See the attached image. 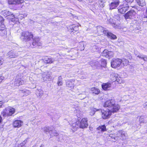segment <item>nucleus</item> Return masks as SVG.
Returning a JSON list of instances; mask_svg holds the SVG:
<instances>
[{
  "instance_id": "1",
  "label": "nucleus",
  "mask_w": 147,
  "mask_h": 147,
  "mask_svg": "<svg viewBox=\"0 0 147 147\" xmlns=\"http://www.w3.org/2000/svg\"><path fill=\"white\" fill-rule=\"evenodd\" d=\"M103 107H108V110L106 111L101 109H97L94 108L91 109L90 113V115L92 116L94 115L96 111H98L101 114L103 119H108L111 115V113L117 112L120 107L119 105L115 103L113 100L111 99L106 101L103 105Z\"/></svg>"
},
{
  "instance_id": "2",
  "label": "nucleus",
  "mask_w": 147,
  "mask_h": 147,
  "mask_svg": "<svg viewBox=\"0 0 147 147\" xmlns=\"http://www.w3.org/2000/svg\"><path fill=\"white\" fill-rule=\"evenodd\" d=\"M33 36L32 32L26 31L23 32L21 34V38L24 41H30L33 38Z\"/></svg>"
},
{
  "instance_id": "3",
  "label": "nucleus",
  "mask_w": 147,
  "mask_h": 147,
  "mask_svg": "<svg viewBox=\"0 0 147 147\" xmlns=\"http://www.w3.org/2000/svg\"><path fill=\"white\" fill-rule=\"evenodd\" d=\"M15 109L11 107L6 108L1 112V115L3 117H6L9 116H11L15 112Z\"/></svg>"
},
{
  "instance_id": "4",
  "label": "nucleus",
  "mask_w": 147,
  "mask_h": 147,
  "mask_svg": "<svg viewBox=\"0 0 147 147\" xmlns=\"http://www.w3.org/2000/svg\"><path fill=\"white\" fill-rule=\"evenodd\" d=\"M122 60L118 58L113 59L111 63V66L114 68L119 67L122 63Z\"/></svg>"
},
{
  "instance_id": "5",
  "label": "nucleus",
  "mask_w": 147,
  "mask_h": 147,
  "mask_svg": "<svg viewBox=\"0 0 147 147\" xmlns=\"http://www.w3.org/2000/svg\"><path fill=\"white\" fill-rule=\"evenodd\" d=\"M136 14L135 11L133 9H131L124 15L126 19L133 18Z\"/></svg>"
},
{
  "instance_id": "6",
  "label": "nucleus",
  "mask_w": 147,
  "mask_h": 147,
  "mask_svg": "<svg viewBox=\"0 0 147 147\" xmlns=\"http://www.w3.org/2000/svg\"><path fill=\"white\" fill-rule=\"evenodd\" d=\"M108 22V23L111 24L115 28L121 29L123 28V27L122 26L116 22L114 20L111 19H109Z\"/></svg>"
},
{
  "instance_id": "7",
  "label": "nucleus",
  "mask_w": 147,
  "mask_h": 147,
  "mask_svg": "<svg viewBox=\"0 0 147 147\" xmlns=\"http://www.w3.org/2000/svg\"><path fill=\"white\" fill-rule=\"evenodd\" d=\"M22 78V77L21 74H19L17 76L14 82V84L16 86H19L24 84V82Z\"/></svg>"
},
{
  "instance_id": "8",
  "label": "nucleus",
  "mask_w": 147,
  "mask_h": 147,
  "mask_svg": "<svg viewBox=\"0 0 147 147\" xmlns=\"http://www.w3.org/2000/svg\"><path fill=\"white\" fill-rule=\"evenodd\" d=\"M129 6L127 4H123L122 5H120L119 7L118 11L121 14H124L125 12L129 9Z\"/></svg>"
},
{
  "instance_id": "9",
  "label": "nucleus",
  "mask_w": 147,
  "mask_h": 147,
  "mask_svg": "<svg viewBox=\"0 0 147 147\" xmlns=\"http://www.w3.org/2000/svg\"><path fill=\"white\" fill-rule=\"evenodd\" d=\"M80 120L74 122L71 125V129L73 132H75L79 128Z\"/></svg>"
},
{
  "instance_id": "10",
  "label": "nucleus",
  "mask_w": 147,
  "mask_h": 147,
  "mask_svg": "<svg viewBox=\"0 0 147 147\" xmlns=\"http://www.w3.org/2000/svg\"><path fill=\"white\" fill-rule=\"evenodd\" d=\"M119 3L120 1L118 0L111 2L109 4L110 9L111 10L115 9L119 5Z\"/></svg>"
},
{
  "instance_id": "11",
  "label": "nucleus",
  "mask_w": 147,
  "mask_h": 147,
  "mask_svg": "<svg viewBox=\"0 0 147 147\" xmlns=\"http://www.w3.org/2000/svg\"><path fill=\"white\" fill-rule=\"evenodd\" d=\"M23 122L21 120H15L13 123V125L14 128H19L22 125Z\"/></svg>"
},
{
  "instance_id": "12",
  "label": "nucleus",
  "mask_w": 147,
  "mask_h": 147,
  "mask_svg": "<svg viewBox=\"0 0 147 147\" xmlns=\"http://www.w3.org/2000/svg\"><path fill=\"white\" fill-rule=\"evenodd\" d=\"M42 77L44 81H47L51 78L50 74L47 71L43 73L42 74Z\"/></svg>"
},
{
  "instance_id": "13",
  "label": "nucleus",
  "mask_w": 147,
  "mask_h": 147,
  "mask_svg": "<svg viewBox=\"0 0 147 147\" xmlns=\"http://www.w3.org/2000/svg\"><path fill=\"white\" fill-rule=\"evenodd\" d=\"M7 34V31L5 30V26L4 24H2L0 26V35L3 36Z\"/></svg>"
},
{
  "instance_id": "14",
  "label": "nucleus",
  "mask_w": 147,
  "mask_h": 147,
  "mask_svg": "<svg viewBox=\"0 0 147 147\" xmlns=\"http://www.w3.org/2000/svg\"><path fill=\"white\" fill-rule=\"evenodd\" d=\"M79 125L80 128H84L87 127L88 125L87 120H81Z\"/></svg>"
},
{
  "instance_id": "15",
  "label": "nucleus",
  "mask_w": 147,
  "mask_h": 147,
  "mask_svg": "<svg viewBox=\"0 0 147 147\" xmlns=\"http://www.w3.org/2000/svg\"><path fill=\"white\" fill-rule=\"evenodd\" d=\"M69 31L73 32L74 31H77L78 30V26H75L74 25H70L67 27Z\"/></svg>"
},
{
  "instance_id": "16",
  "label": "nucleus",
  "mask_w": 147,
  "mask_h": 147,
  "mask_svg": "<svg viewBox=\"0 0 147 147\" xmlns=\"http://www.w3.org/2000/svg\"><path fill=\"white\" fill-rule=\"evenodd\" d=\"M111 86V84L110 82H108L107 83H104L102 85V88L105 90H110Z\"/></svg>"
},
{
  "instance_id": "17",
  "label": "nucleus",
  "mask_w": 147,
  "mask_h": 147,
  "mask_svg": "<svg viewBox=\"0 0 147 147\" xmlns=\"http://www.w3.org/2000/svg\"><path fill=\"white\" fill-rule=\"evenodd\" d=\"M8 3L10 4H19L23 3L24 0H8Z\"/></svg>"
},
{
  "instance_id": "18",
  "label": "nucleus",
  "mask_w": 147,
  "mask_h": 147,
  "mask_svg": "<svg viewBox=\"0 0 147 147\" xmlns=\"http://www.w3.org/2000/svg\"><path fill=\"white\" fill-rule=\"evenodd\" d=\"M18 55V53L14 51H9L7 53L8 57L10 58H16L17 57Z\"/></svg>"
},
{
  "instance_id": "19",
  "label": "nucleus",
  "mask_w": 147,
  "mask_h": 147,
  "mask_svg": "<svg viewBox=\"0 0 147 147\" xmlns=\"http://www.w3.org/2000/svg\"><path fill=\"white\" fill-rule=\"evenodd\" d=\"M42 62H44L46 64L50 63H51L53 62L54 60L51 58H49L47 57H45L42 60Z\"/></svg>"
},
{
  "instance_id": "20",
  "label": "nucleus",
  "mask_w": 147,
  "mask_h": 147,
  "mask_svg": "<svg viewBox=\"0 0 147 147\" xmlns=\"http://www.w3.org/2000/svg\"><path fill=\"white\" fill-rule=\"evenodd\" d=\"M19 92L20 94H21V96H27L30 94L31 93L30 91L26 90H20Z\"/></svg>"
},
{
  "instance_id": "21",
  "label": "nucleus",
  "mask_w": 147,
  "mask_h": 147,
  "mask_svg": "<svg viewBox=\"0 0 147 147\" xmlns=\"http://www.w3.org/2000/svg\"><path fill=\"white\" fill-rule=\"evenodd\" d=\"M41 44L39 42V39L38 38H35L33 39L32 45L34 46H40Z\"/></svg>"
},
{
  "instance_id": "22",
  "label": "nucleus",
  "mask_w": 147,
  "mask_h": 147,
  "mask_svg": "<svg viewBox=\"0 0 147 147\" xmlns=\"http://www.w3.org/2000/svg\"><path fill=\"white\" fill-rule=\"evenodd\" d=\"M112 53V52H109L107 50H105L102 53V55L106 57H108L111 55V54Z\"/></svg>"
},
{
  "instance_id": "23",
  "label": "nucleus",
  "mask_w": 147,
  "mask_h": 147,
  "mask_svg": "<svg viewBox=\"0 0 147 147\" xmlns=\"http://www.w3.org/2000/svg\"><path fill=\"white\" fill-rule=\"evenodd\" d=\"M96 129L97 130L100 131L102 132L106 131V128L105 126V125H103L99 126ZM100 132L99 131L98 133H100Z\"/></svg>"
},
{
  "instance_id": "24",
  "label": "nucleus",
  "mask_w": 147,
  "mask_h": 147,
  "mask_svg": "<svg viewBox=\"0 0 147 147\" xmlns=\"http://www.w3.org/2000/svg\"><path fill=\"white\" fill-rule=\"evenodd\" d=\"M100 60L98 61H91L90 62V64L91 66H96L97 67H100Z\"/></svg>"
},
{
  "instance_id": "25",
  "label": "nucleus",
  "mask_w": 147,
  "mask_h": 147,
  "mask_svg": "<svg viewBox=\"0 0 147 147\" xmlns=\"http://www.w3.org/2000/svg\"><path fill=\"white\" fill-rule=\"evenodd\" d=\"M113 76L115 77V81H117L119 83L121 84L123 82L122 78L119 77L118 74H114Z\"/></svg>"
},
{
  "instance_id": "26",
  "label": "nucleus",
  "mask_w": 147,
  "mask_h": 147,
  "mask_svg": "<svg viewBox=\"0 0 147 147\" xmlns=\"http://www.w3.org/2000/svg\"><path fill=\"white\" fill-rule=\"evenodd\" d=\"M106 35L109 38L113 39H115L117 38V37L115 35L112 33L107 32Z\"/></svg>"
},
{
  "instance_id": "27",
  "label": "nucleus",
  "mask_w": 147,
  "mask_h": 147,
  "mask_svg": "<svg viewBox=\"0 0 147 147\" xmlns=\"http://www.w3.org/2000/svg\"><path fill=\"white\" fill-rule=\"evenodd\" d=\"M36 94L38 96L41 97L43 94V91L41 89H38L36 91Z\"/></svg>"
},
{
  "instance_id": "28",
  "label": "nucleus",
  "mask_w": 147,
  "mask_h": 147,
  "mask_svg": "<svg viewBox=\"0 0 147 147\" xmlns=\"http://www.w3.org/2000/svg\"><path fill=\"white\" fill-rule=\"evenodd\" d=\"M91 90L93 93L95 94H98L100 92L99 89L96 88L95 87L91 88Z\"/></svg>"
},
{
  "instance_id": "29",
  "label": "nucleus",
  "mask_w": 147,
  "mask_h": 147,
  "mask_svg": "<svg viewBox=\"0 0 147 147\" xmlns=\"http://www.w3.org/2000/svg\"><path fill=\"white\" fill-rule=\"evenodd\" d=\"M119 132L121 133L120 137L123 140L126 139L127 136L125 132L122 130H119Z\"/></svg>"
},
{
  "instance_id": "30",
  "label": "nucleus",
  "mask_w": 147,
  "mask_h": 147,
  "mask_svg": "<svg viewBox=\"0 0 147 147\" xmlns=\"http://www.w3.org/2000/svg\"><path fill=\"white\" fill-rule=\"evenodd\" d=\"M138 4L140 6H143L145 5V0H135Z\"/></svg>"
},
{
  "instance_id": "31",
  "label": "nucleus",
  "mask_w": 147,
  "mask_h": 147,
  "mask_svg": "<svg viewBox=\"0 0 147 147\" xmlns=\"http://www.w3.org/2000/svg\"><path fill=\"white\" fill-rule=\"evenodd\" d=\"M100 66L105 67L107 64L106 61L103 59H101L100 60Z\"/></svg>"
},
{
  "instance_id": "32",
  "label": "nucleus",
  "mask_w": 147,
  "mask_h": 147,
  "mask_svg": "<svg viewBox=\"0 0 147 147\" xmlns=\"http://www.w3.org/2000/svg\"><path fill=\"white\" fill-rule=\"evenodd\" d=\"M76 54L75 53L72 55H66V58L71 60L75 59L76 58Z\"/></svg>"
},
{
  "instance_id": "33",
  "label": "nucleus",
  "mask_w": 147,
  "mask_h": 147,
  "mask_svg": "<svg viewBox=\"0 0 147 147\" xmlns=\"http://www.w3.org/2000/svg\"><path fill=\"white\" fill-rule=\"evenodd\" d=\"M8 18L11 19V21H17L18 20V18H16L13 14H11L8 17Z\"/></svg>"
},
{
  "instance_id": "34",
  "label": "nucleus",
  "mask_w": 147,
  "mask_h": 147,
  "mask_svg": "<svg viewBox=\"0 0 147 147\" xmlns=\"http://www.w3.org/2000/svg\"><path fill=\"white\" fill-rule=\"evenodd\" d=\"M2 13L4 16H9L11 13L7 10H4L2 11Z\"/></svg>"
},
{
  "instance_id": "35",
  "label": "nucleus",
  "mask_w": 147,
  "mask_h": 147,
  "mask_svg": "<svg viewBox=\"0 0 147 147\" xmlns=\"http://www.w3.org/2000/svg\"><path fill=\"white\" fill-rule=\"evenodd\" d=\"M66 86H67L69 87L72 88L73 87L72 83L69 80L66 82Z\"/></svg>"
},
{
  "instance_id": "36",
  "label": "nucleus",
  "mask_w": 147,
  "mask_h": 147,
  "mask_svg": "<svg viewBox=\"0 0 147 147\" xmlns=\"http://www.w3.org/2000/svg\"><path fill=\"white\" fill-rule=\"evenodd\" d=\"M97 29L98 30V31L99 30H100L101 32H103L105 34L106 33H107V32H108L107 31H106L105 30V29L104 28L102 27L99 26L98 27Z\"/></svg>"
},
{
  "instance_id": "37",
  "label": "nucleus",
  "mask_w": 147,
  "mask_h": 147,
  "mask_svg": "<svg viewBox=\"0 0 147 147\" xmlns=\"http://www.w3.org/2000/svg\"><path fill=\"white\" fill-rule=\"evenodd\" d=\"M122 63L124 65H127L128 64V61L126 59H123L122 60Z\"/></svg>"
},
{
  "instance_id": "38",
  "label": "nucleus",
  "mask_w": 147,
  "mask_h": 147,
  "mask_svg": "<svg viewBox=\"0 0 147 147\" xmlns=\"http://www.w3.org/2000/svg\"><path fill=\"white\" fill-rule=\"evenodd\" d=\"M146 118V116L144 115H142L140 116L137 117V119H142Z\"/></svg>"
},
{
  "instance_id": "39",
  "label": "nucleus",
  "mask_w": 147,
  "mask_h": 147,
  "mask_svg": "<svg viewBox=\"0 0 147 147\" xmlns=\"http://www.w3.org/2000/svg\"><path fill=\"white\" fill-rule=\"evenodd\" d=\"M135 54L136 56L137 57H138L141 59V58H142V55L140 53H138L137 52L135 53Z\"/></svg>"
},
{
  "instance_id": "40",
  "label": "nucleus",
  "mask_w": 147,
  "mask_h": 147,
  "mask_svg": "<svg viewBox=\"0 0 147 147\" xmlns=\"http://www.w3.org/2000/svg\"><path fill=\"white\" fill-rule=\"evenodd\" d=\"M4 21V20L3 18L0 16V26L2 24H4L3 23Z\"/></svg>"
},
{
  "instance_id": "41",
  "label": "nucleus",
  "mask_w": 147,
  "mask_h": 147,
  "mask_svg": "<svg viewBox=\"0 0 147 147\" xmlns=\"http://www.w3.org/2000/svg\"><path fill=\"white\" fill-rule=\"evenodd\" d=\"M115 18L118 21L120 20V15L117 14L115 16Z\"/></svg>"
},
{
  "instance_id": "42",
  "label": "nucleus",
  "mask_w": 147,
  "mask_h": 147,
  "mask_svg": "<svg viewBox=\"0 0 147 147\" xmlns=\"http://www.w3.org/2000/svg\"><path fill=\"white\" fill-rule=\"evenodd\" d=\"M121 133L119 132V131L116 133V134H115V137L116 138L119 137V136H120Z\"/></svg>"
},
{
  "instance_id": "43",
  "label": "nucleus",
  "mask_w": 147,
  "mask_h": 147,
  "mask_svg": "<svg viewBox=\"0 0 147 147\" xmlns=\"http://www.w3.org/2000/svg\"><path fill=\"white\" fill-rule=\"evenodd\" d=\"M141 59H143L144 61H147V57H146V56L143 55L142 58H141Z\"/></svg>"
},
{
  "instance_id": "44",
  "label": "nucleus",
  "mask_w": 147,
  "mask_h": 147,
  "mask_svg": "<svg viewBox=\"0 0 147 147\" xmlns=\"http://www.w3.org/2000/svg\"><path fill=\"white\" fill-rule=\"evenodd\" d=\"M125 1L127 3H131L134 1V0H125Z\"/></svg>"
},
{
  "instance_id": "45",
  "label": "nucleus",
  "mask_w": 147,
  "mask_h": 147,
  "mask_svg": "<svg viewBox=\"0 0 147 147\" xmlns=\"http://www.w3.org/2000/svg\"><path fill=\"white\" fill-rule=\"evenodd\" d=\"M58 84L59 86H61L62 85V83L61 80L58 81Z\"/></svg>"
},
{
  "instance_id": "46",
  "label": "nucleus",
  "mask_w": 147,
  "mask_h": 147,
  "mask_svg": "<svg viewBox=\"0 0 147 147\" xmlns=\"http://www.w3.org/2000/svg\"><path fill=\"white\" fill-rule=\"evenodd\" d=\"M4 78V77L3 76L0 77V83L2 82V81Z\"/></svg>"
},
{
  "instance_id": "47",
  "label": "nucleus",
  "mask_w": 147,
  "mask_h": 147,
  "mask_svg": "<svg viewBox=\"0 0 147 147\" xmlns=\"http://www.w3.org/2000/svg\"><path fill=\"white\" fill-rule=\"evenodd\" d=\"M112 74L111 75V78H112L113 79V80L114 81H115V77H114V76H113V74Z\"/></svg>"
},
{
  "instance_id": "48",
  "label": "nucleus",
  "mask_w": 147,
  "mask_h": 147,
  "mask_svg": "<svg viewBox=\"0 0 147 147\" xmlns=\"http://www.w3.org/2000/svg\"><path fill=\"white\" fill-rule=\"evenodd\" d=\"M144 16V18H147V9H146V12H145Z\"/></svg>"
},
{
  "instance_id": "49",
  "label": "nucleus",
  "mask_w": 147,
  "mask_h": 147,
  "mask_svg": "<svg viewBox=\"0 0 147 147\" xmlns=\"http://www.w3.org/2000/svg\"><path fill=\"white\" fill-rule=\"evenodd\" d=\"M3 59H0V66L3 63Z\"/></svg>"
},
{
  "instance_id": "50",
  "label": "nucleus",
  "mask_w": 147,
  "mask_h": 147,
  "mask_svg": "<svg viewBox=\"0 0 147 147\" xmlns=\"http://www.w3.org/2000/svg\"><path fill=\"white\" fill-rule=\"evenodd\" d=\"M4 104V103L2 101H0V108L2 107L3 105Z\"/></svg>"
},
{
  "instance_id": "51",
  "label": "nucleus",
  "mask_w": 147,
  "mask_h": 147,
  "mask_svg": "<svg viewBox=\"0 0 147 147\" xmlns=\"http://www.w3.org/2000/svg\"><path fill=\"white\" fill-rule=\"evenodd\" d=\"M58 135V133H53V135L54 136H57Z\"/></svg>"
},
{
  "instance_id": "52",
  "label": "nucleus",
  "mask_w": 147,
  "mask_h": 147,
  "mask_svg": "<svg viewBox=\"0 0 147 147\" xmlns=\"http://www.w3.org/2000/svg\"><path fill=\"white\" fill-rule=\"evenodd\" d=\"M89 129L90 131H93V128L92 127H89Z\"/></svg>"
},
{
  "instance_id": "53",
  "label": "nucleus",
  "mask_w": 147,
  "mask_h": 147,
  "mask_svg": "<svg viewBox=\"0 0 147 147\" xmlns=\"http://www.w3.org/2000/svg\"><path fill=\"white\" fill-rule=\"evenodd\" d=\"M144 106L145 107L147 108V101L145 103Z\"/></svg>"
},
{
  "instance_id": "54",
  "label": "nucleus",
  "mask_w": 147,
  "mask_h": 147,
  "mask_svg": "<svg viewBox=\"0 0 147 147\" xmlns=\"http://www.w3.org/2000/svg\"><path fill=\"white\" fill-rule=\"evenodd\" d=\"M61 79V76H60L59 77L58 80H60Z\"/></svg>"
},
{
  "instance_id": "55",
  "label": "nucleus",
  "mask_w": 147,
  "mask_h": 147,
  "mask_svg": "<svg viewBox=\"0 0 147 147\" xmlns=\"http://www.w3.org/2000/svg\"><path fill=\"white\" fill-rule=\"evenodd\" d=\"M0 119H2V118L0 116Z\"/></svg>"
},
{
  "instance_id": "56",
  "label": "nucleus",
  "mask_w": 147,
  "mask_h": 147,
  "mask_svg": "<svg viewBox=\"0 0 147 147\" xmlns=\"http://www.w3.org/2000/svg\"><path fill=\"white\" fill-rule=\"evenodd\" d=\"M46 131H48L49 132H50V130H46Z\"/></svg>"
},
{
  "instance_id": "57",
  "label": "nucleus",
  "mask_w": 147,
  "mask_h": 147,
  "mask_svg": "<svg viewBox=\"0 0 147 147\" xmlns=\"http://www.w3.org/2000/svg\"><path fill=\"white\" fill-rule=\"evenodd\" d=\"M112 135L111 134H110V135L109 136H110V137H112Z\"/></svg>"
},
{
  "instance_id": "58",
  "label": "nucleus",
  "mask_w": 147,
  "mask_h": 147,
  "mask_svg": "<svg viewBox=\"0 0 147 147\" xmlns=\"http://www.w3.org/2000/svg\"><path fill=\"white\" fill-rule=\"evenodd\" d=\"M72 52H70V54H72Z\"/></svg>"
},
{
  "instance_id": "59",
  "label": "nucleus",
  "mask_w": 147,
  "mask_h": 147,
  "mask_svg": "<svg viewBox=\"0 0 147 147\" xmlns=\"http://www.w3.org/2000/svg\"><path fill=\"white\" fill-rule=\"evenodd\" d=\"M2 120H0V123L1 122Z\"/></svg>"
}]
</instances>
